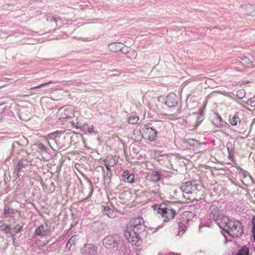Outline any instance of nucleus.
<instances>
[{
    "label": "nucleus",
    "mask_w": 255,
    "mask_h": 255,
    "mask_svg": "<svg viewBox=\"0 0 255 255\" xmlns=\"http://www.w3.org/2000/svg\"><path fill=\"white\" fill-rule=\"evenodd\" d=\"M83 255H95L97 252V247L91 244H86L81 249Z\"/></svg>",
    "instance_id": "obj_7"
},
{
    "label": "nucleus",
    "mask_w": 255,
    "mask_h": 255,
    "mask_svg": "<svg viewBox=\"0 0 255 255\" xmlns=\"http://www.w3.org/2000/svg\"><path fill=\"white\" fill-rule=\"evenodd\" d=\"M75 112L72 107H68L64 109L63 115L64 118H71L75 117Z\"/></svg>",
    "instance_id": "obj_10"
},
{
    "label": "nucleus",
    "mask_w": 255,
    "mask_h": 255,
    "mask_svg": "<svg viewBox=\"0 0 255 255\" xmlns=\"http://www.w3.org/2000/svg\"><path fill=\"white\" fill-rule=\"evenodd\" d=\"M175 95L167 96L166 103L169 107H173L177 104V102L175 100Z\"/></svg>",
    "instance_id": "obj_13"
},
{
    "label": "nucleus",
    "mask_w": 255,
    "mask_h": 255,
    "mask_svg": "<svg viewBox=\"0 0 255 255\" xmlns=\"http://www.w3.org/2000/svg\"><path fill=\"white\" fill-rule=\"evenodd\" d=\"M13 212V210L11 209L8 207H5L3 211V216L4 218H7L10 214L12 213Z\"/></svg>",
    "instance_id": "obj_19"
},
{
    "label": "nucleus",
    "mask_w": 255,
    "mask_h": 255,
    "mask_svg": "<svg viewBox=\"0 0 255 255\" xmlns=\"http://www.w3.org/2000/svg\"><path fill=\"white\" fill-rule=\"evenodd\" d=\"M203 110L202 109L200 108L199 110V113L201 114V113L203 112Z\"/></svg>",
    "instance_id": "obj_31"
},
{
    "label": "nucleus",
    "mask_w": 255,
    "mask_h": 255,
    "mask_svg": "<svg viewBox=\"0 0 255 255\" xmlns=\"http://www.w3.org/2000/svg\"><path fill=\"white\" fill-rule=\"evenodd\" d=\"M236 255H249V249L246 247H244Z\"/></svg>",
    "instance_id": "obj_20"
},
{
    "label": "nucleus",
    "mask_w": 255,
    "mask_h": 255,
    "mask_svg": "<svg viewBox=\"0 0 255 255\" xmlns=\"http://www.w3.org/2000/svg\"><path fill=\"white\" fill-rule=\"evenodd\" d=\"M148 177L149 178V180L154 182H157L160 180L161 175L158 172L153 171L150 173Z\"/></svg>",
    "instance_id": "obj_11"
},
{
    "label": "nucleus",
    "mask_w": 255,
    "mask_h": 255,
    "mask_svg": "<svg viewBox=\"0 0 255 255\" xmlns=\"http://www.w3.org/2000/svg\"><path fill=\"white\" fill-rule=\"evenodd\" d=\"M144 138L150 141H154L157 138V130L150 127H145L143 129Z\"/></svg>",
    "instance_id": "obj_5"
},
{
    "label": "nucleus",
    "mask_w": 255,
    "mask_h": 255,
    "mask_svg": "<svg viewBox=\"0 0 255 255\" xmlns=\"http://www.w3.org/2000/svg\"><path fill=\"white\" fill-rule=\"evenodd\" d=\"M37 148L42 151H46L47 147L43 144L39 143L36 144Z\"/></svg>",
    "instance_id": "obj_25"
},
{
    "label": "nucleus",
    "mask_w": 255,
    "mask_h": 255,
    "mask_svg": "<svg viewBox=\"0 0 255 255\" xmlns=\"http://www.w3.org/2000/svg\"><path fill=\"white\" fill-rule=\"evenodd\" d=\"M229 121L232 126H237L241 121L240 118L235 115L230 116Z\"/></svg>",
    "instance_id": "obj_14"
},
{
    "label": "nucleus",
    "mask_w": 255,
    "mask_h": 255,
    "mask_svg": "<svg viewBox=\"0 0 255 255\" xmlns=\"http://www.w3.org/2000/svg\"><path fill=\"white\" fill-rule=\"evenodd\" d=\"M211 209L213 218L220 228L233 237H239L242 235L243 229L240 222L231 220L226 216H220L219 210L214 205L211 206Z\"/></svg>",
    "instance_id": "obj_1"
},
{
    "label": "nucleus",
    "mask_w": 255,
    "mask_h": 255,
    "mask_svg": "<svg viewBox=\"0 0 255 255\" xmlns=\"http://www.w3.org/2000/svg\"><path fill=\"white\" fill-rule=\"evenodd\" d=\"M200 188H201V185L198 184H193L191 182H186L183 183L181 186L182 191L188 194H196L197 191L200 190Z\"/></svg>",
    "instance_id": "obj_4"
},
{
    "label": "nucleus",
    "mask_w": 255,
    "mask_h": 255,
    "mask_svg": "<svg viewBox=\"0 0 255 255\" xmlns=\"http://www.w3.org/2000/svg\"><path fill=\"white\" fill-rule=\"evenodd\" d=\"M139 234L134 232L133 230H129L127 227L125 231V237L129 243L132 244H136L139 238Z\"/></svg>",
    "instance_id": "obj_6"
},
{
    "label": "nucleus",
    "mask_w": 255,
    "mask_h": 255,
    "mask_svg": "<svg viewBox=\"0 0 255 255\" xmlns=\"http://www.w3.org/2000/svg\"><path fill=\"white\" fill-rule=\"evenodd\" d=\"M153 208L165 222H168L173 219L176 214L175 210L170 206L162 207L161 206L156 205L153 206Z\"/></svg>",
    "instance_id": "obj_2"
},
{
    "label": "nucleus",
    "mask_w": 255,
    "mask_h": 255,
    "mask_svg": "<svg viewBox=\"0 0 255 255\" xmlns=\"http://www.w3.org/2000/svg\"><path fill=\"white\" fill-rule=\"evenodd\" d=\"M110 48L111 50L117 52L121 49L120 44L119 43H112L110 45Z\"/></svg>",
    "instance_id": "obj_17"
},
{
    "label": "nucleus",
    "mask_w": 255,
    "mask_h": 255,
    "mask_svg": "<svg viewBox=\"0 0 255 255\" xmlns=\"http://www.w3.org/2000/svg\"><path fill=\"white\" fill-rule=\"evenodd\" d=\"M138 117L137 116H131L128 119V123L130 124H135L138 121Z\"/></svg>",
    "instance_id": "obj_23"
},
{
    "label": "nucleus",
    "mask_w": 255,
    "mask_h": 255,
    "mask_svg": "<svg viewBox=\"0 0 255 255\" xmlns=\"http://www.w3.org/2000/svg\"><path fill=\"white\" fill-rule=\"evenodd\" d=\"M127 227L129 230H132L140 234L145 230L144 222L142 218H133L130 220Z\"/></svg>",
    "instance_id": "obj_3"
},
{
    "label": "nucleus",
    "mask_w": 255,
    "mask_h": 255,
    "mask_svg": "<svg viewBox=\"0 0 255 255\" xmlns=\"http://www.w3.org/2000/svg\"><path fill=\"white\" fill-rule=\"evenodd\" d=\"M134 175L133 174H130L128 175L126 179V181L128 183H133L134 181Z\"/></svg>",
    "instance_id": "obj_26"
},
{
    "label": "nucleus",
    "mask_w": 255,
    "mask_h": 255,
    "mask_svg": "<svg viewBox=\"0 0 255 255\" xmlns=\"http://www.w3.org/2000/svg\"><path fill=\"white\" fill-rule=\"evenodd\" d=\"M128 175H129V174L128 171H125L124 172L123 176L125 178H127L128 177Z\"/></svg>",
    "instance_id": "obj_28"
},
{
    "label": "nucleus",
    "mask_w": 255,
    "mask_h": 255,
    "mask_svg": "<svg viewBox=\"0 0 255 255\" xmlns=\"http://www.w3.org/2000/svg\"><path fill=\"white\" fill-rule=\"evenodd\" d=\"M21 227L19 225H17L15 227V229H17L18 232H20L21 231Z\"/></svg>",
    "instance_id": "obj_29"
},
{
    "label": "nucleus",
    "mask_w": 255,
    "mask_h": 255,
    "mask_svg": "<svg viewBox=\"0 0 255 255\" xmlns=\"http://www.w3.org/2000/svg\"><path fill=\"white\" fill-rule=\"evenodd\" d=\"M243 92V91L242 90L238 91V93H242Z\"/></svg>",
    "instance_id": "obj_32"
},
{
    "label": "nucleus",
    "mask_w": 255,
    "mask_h": 255,
    "mask_svg": "<svg viewBox=\"0 0 255 255\" xmlns=\"http://www.w3.org/2000/svg\"><path fill=\"white\" fill-rule=\"evenodd\" d=\"M105 162V164L110 166H114L116 164V162L115 159L113 157H110L107 159H105L104 160Z\"/></svg>",
    "instance_id": "obj_16"
},
{
    "label": "nucleus",
    "mask_w": 255,
    "mask_h": 255,
    "mask_svg": "<svg viewBox=\"0 0 255 255\" xmlns=\"http://www.w3.org/2000/svg\"><path fill=\"white\" fill-rule=\"evenodd\" d=\"M10 229V227L8 225L2 224L0 226V230L4 231L6 233H9Z\"/></svg>",
    "instance_id": "obj_21"
},
{
    "label": "nucleus",
    "mask_w": 255,
    "mask_h": 255,
    "mask_svg": "<svg viewBox=\"0 0 255 255\" xmlns=\"http://www.w3.org/2000/svg\"><path fill=\"white\" fill-rule=\"evenodd\" d=\"M56 82H53V81H49L48 82H46V83H43V84H40L37 86H35L34 87H32L31 88V89H38V88H41L43 87H44V86H46L47 85H48L50 84H52V83H56Z\"/></svg>",
    "instance_id": "obj_24"
},
{
    "label": "nucleus",
    "mask_w": 255,
    "mask_h": 255,
    "mask_svg": "<svg viewBox=\"0 0 255 255\" xmlns=\"http://www.w3.org/2000/svg\"><path fill=\"white\" fill-rule=\"evenodd\" d=\"M104 211L105 212L106 215L111 218H113L115 216L114 210L109 207H105Z\"/></svg>",
    "instance_id": "obj_15"
},
{
    "label": "nucleus",
    "mask_w": 255,
    "mask_h": 255,
    "mask_svg": "<svg viewBox=\"0 0 255 255\" xmlns=\"http://www.w3.org/2000/svg\"><path fill=\"white\" fill-rule=\"evenodd\" d=\"M186 229V227L185 225H184L183 223H179V228H178V235L181 236H182L183 233L185 232V230Z\"/></svg>",
    "instance_id": "obj_18"
},
{
    "label": "nucleus",
    "mask_w": 255,
    "mask_h": 255,
    "mask_svg": "<svg viewBox=\"0 0 255 255\" xmlns=\"http://www.w3.org/2000/svg\"><path fill=\"white\" fill-rule=\"evenodd\" d=\"M50 233V229L47 223L45 225H41L35 230V235L38 236L44 237L48 235Z\"/></svg>",
    "instance_id": "obj_9"
},
{
    "label": "nucleus",
    "mask_w": 255,
    "mask_h": 255,
    "mask_svg": "<svg viewBox=\"0 0 255 255\" xmlns=\"http://www.w3.org/2000/svg\"><path fill=\"white\" fill-rule=\"evenodd\" d=\"M71 239H70L68 241V244H70L71 243Z\"/></svg>",
    "instance_id": "obj_33"
},
{
    "label": "nucleus",
    "mask_w": 255,
    "mask_h": 255,
    "mask_svg": "<svg viewBox=\"0 0 255 255\" xmlns=\"http://www.w3.org/2000/svg\"><path fill=\"white\" fill-rule=\"evenodd\" d=\"M253 236L254 238V240H255V217H254L253 220Z\"/></svg>",
    "instance_id": "obj_27"
},
{
    "label": "nucleus",
    "mask_w": 255,
    "mask_h": 255,
    "mask_svg": "<svg viewBox=\"0 0 255 255\" xmlns=\"http://www.w3.org/2000/svg\"><path fill=\"white\" fill-rule=\"evenodd\" d=\"M105 166L107 168V170L108 171H111V168H110V166H109V165H107L106 164H105Z\"/></svg>",
    "instance_id": "obj_30"
},
{
    "label": "nucleus",
    "mask_w": 255,
    "mask_h": 255,
    "mask_svg": "<svg viewBox=\"0 0 255 255\" xmlns=\"http://www.w3.org/2000/svg\"><path fill=\"white\" fill-rule=\"evenodd\" d=\"M103 243L104 246L107 249L114 248L118 246L117 241L111 236L106 237L103 240Z\"/></svg>",
    "instance_id": "obj_8"
},
{
    "label": "nucleus",
    "mask_w": 255,
    "mask_h": 255,
    "mask_svg": "<svg viewBox=\"0 0 255 255\" xmlns=\"http://www.w3.org/2000/svg\"><path fill=\"white\" fill-rule=\"evenodd\" d=\"M213 123L217 127H222L224 125V122L218 114L214 115L213 119Z\"/></svg>",
    "instance_id": "obj_12"
},
{
    "label": "nucleus",
    "mask_w": 255,
    "mask_h": 255,
    "mask_svg": "<svg viewBox=\"0 0 255 255\" xmlns=\"http://www.w3.org/2000/svg\"><path fill=\"white\" fill-rule=\"evenodd\" d=\"M128 56L130 59H134L137 55V53L135 51L130 49L128 52Z\"/></svg>",
    "instance_id": "obj_22"
}]
</instances>
